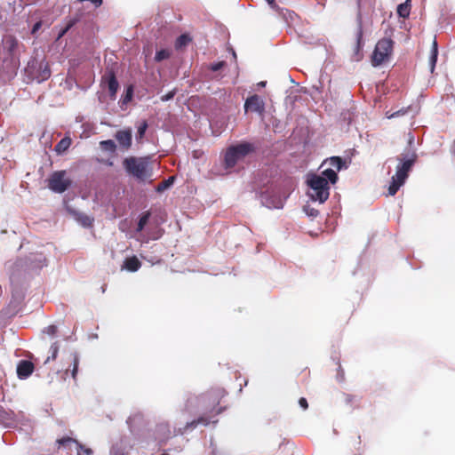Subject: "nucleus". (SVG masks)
I'll use <instances>...</instances> for the list:
<instances>
[{
  "label": "nucleus",
  "mask_w": 455,
  "mask_h": 455,
  "mask_svg": "<svg viewBox=\"0 0 455 455\" xmlns=\"http://www.w3.org/2000/svg\"><path fill=\"white\" fill-rule=\"evenodd\" d=\"M25 250L28 251L25 258L8 260L4 265L12 288V299L8 306L1 311V314L6 317H12L19 313L26 296L29 279L47 266L46 253L49 251V246L37 245L35 249L30 243Z\"/></svg>",
  "instance_id": "nucleus-1"
},
{
  "label": "nucleus",
  "mask_w": 455,
  "mask_h": 455,
  "mask_svg": "<svg viewBox=\"0 0 455 455\" xmlns=\"http://www.w3.org/2000/svg\"><path fill=\"white\" fill-rule=\"evenodd\" d=\"M223 388H212L200 395L188 394L183 408L174 421V435H185L198 425L209 426L218 420L212 419L221 413L225 407L217 406L221 398L226 395Z\"/></svg>",
  "instance_id": "nucleus-2"
},
{
  "label": "nucleus",
  "mask_w": 455,
  "mask_h": 455,
  "mask_svg": "<svg viewBox=\"0 0 455 455\" xmlns=\"http://www.w3.org/2000/svg\"><path fill=\"white\" fill-rule=\"evenodd\" d=\"M337 180L338 174L331 168L324 169L321 175H309L307 180L309 187V196L314 201H319L321 204L324 203L330 196L329 182L335 184Z\"/></svg>",
  "instance_id": "nucleus-3"
},
{
  "label": "nucleus",
  "mask_w": 455,
  "mask_h": 455,
  "mask_svg": "<svg viewBox=\"0 0 455 455\" xmlns=\"http://www.w3.org/2000/svg\"><path fill=\"white\" fill-rule=\"evenodd\" d=\"M126 172L139 180L144 181L151 176L148 162L146 158L129 156L123 161Z\"/></svg>",
  "instance_id": "nucleus-4"
},
{
  "label": "nucleus",
  "mask_w": 455,
  "mask_h": 455,
  "mask_svg": "<svg viewBox=\"0 0 455 455\" xmlns=\"http://www.w3.org/2000/svg\"><path fill=\"white\" fill-rule=\"evenodd\" d=\"M254 151L252 144L243 142L235 146L229 147L224 156V164L226 168L234 167L237 162L243 160L246 156Z\"/></svg>",
  "instance_id": "nucleus-5"
},
{
  "label": "nucleus",
  "mask_w": 455,
  "mask_h": 455,
  "mask_svg": "<svg viewBox=\"0 0 455 455\" xmlns=\"http://www.w3.org/2000/svg\"><path fill=\"white\" fill-rule=\"evenodd\" d=\"M26 229H2L0 232V241L9 246H18V250L26 249L31 243L28 241L25 235Z\"/></svg>",
  "instance_id": "nucleus-6"
},
{
  "label": "nucleus",
  "mask_w": 455,
  "mask_h": 455,
  "mask_svg": "<svg viewBox=\"0 0 455 455\" xmlns=\"http://www.w3.org/2000/svg\"><path fill=\"white\" fill-rule=\"evenodd\" d=\"M394 42L390 38H382L378 41L371 55V64L378 67L387 60L393 52Z\"/></svg>",
  "instance_id": "nucleus-7"
},
{
  "label": "nucleus",
  "mask_w": 455,
  "mask_h": 455,
  "mask_svg": "<svg viewBox=\"0 0 455 455\" xmlns=\"http://www.w3.org/2000/svg\"><path fill=\"white\" fill-rule=\"evenodd\" d=\"M417 159L418 156L412 150L402 153L397 156L399 164L396 166V172L395 175L398 176V178L401 180H406L409 176V172L417 162Z\"/></svg>",
  "instance_id": "nucleus-8"
},
{
  "label": "nucleus",
  "mask_w": 455,
  "mask_h": 455,
  "mask_svg": "<svg viewBox=\"0 0 455 455\" xmlns=\"http://www.w3.org/2000/svg\"><path fill=\"white\" fill-rule=\"evenodd\" d=\"M72 184V180L67 176V172L56 171L48 179V188L55 193L65 192Z\"/></svg>",
  "instance_id": "nucleus-9"
},
{
  "label": "nucleus",
  "mask_w": 455,
  "mask_h": 455,
  "mask_svg": "<svg viewBox=\"0 0 455 455\" xmlns=\"http://www.w3.org/2000/svg\"><path fill=\"white\" fill-rule=\"evenodd\" d=\"M101 86L107 87L111 99H116L119 88L116 74L113 69H107L101 77Z\"/></svg>",
  "instance_id": "nucleus-10"
},
{
  "label": "nucleus",
  "mask_w": 455,
  "mask_h": 455,
  "mask_svg": "<svg viewBox=\"0 0 455 455\" xmlns=\"http://www.w3.org/2000/svg\"><path fill=\"white\" fill-rule=\"evenodd\" d=\"M174 435V431L172 432L170 425L166 421H162L156 424L154 430V436L159 445H164L166 442Z\"/></svg>",
  "instance_id": "nucleus-11"
},
{
  "label": "nucleus",
  "mask_w": 455,
  "mask_h": 455,
  "mask_svg": "<svg viewBox=\"0 0 455 455\" xmlns=\"http://www.w3.org/2000/svg\"><path fill=\"white\" fill-rule=\"evenodd\" d=\"M244 109H245V112L251 111V112L262 114L265 110L264 101L257 94L250 96L245 100Z\"/></svg>",
  "instance_id": "nucleus-12"
},
{
  "label": "nucleus",
  "mask_w": 455,
  "mask_h": 455,
  "mask_svg": "<svg viewBox=\"0 0 455 455\" xmlns=\"http://www.w3.org/2000/svg\"><path fill=\"white\" fill-rule=\"evenodd\" d=\"M115 138L124 150H128L132 147V133L131 129L117 131Z\"/></svg>",
  "instance_id": "nucleus-13"
},
{
  "label": "nucleus",
  "mask_w": 455,
  "mask_h": 455,
  "mask_svg": "<svg viewBox=\"0 0 455 455\" xmlns=\"http://www.w3.org/2000/svg\"><path fill=\"white\" fill-rule=\"evenodd\" d=\"M35 366L31 361L20 360L17 364V376L20 379H28L34 371Z\"/></svg>",
  "instance_id": "nucleus-14"
},
{
  "label": "nucleus",
  "mask_w": 455,
  "mask_h": 455,
  "mask_svg": "<svg viewBox=\"0 0 455 455\" xmlns=\"http://www.w3.org/2000/svg\"><path fill=\"white\" fill-rule=\"evenodd\" d=\"M69 357L71 359V363L69 365V368L66 369L63 371L61 378H63L65 379L66 377L68 376V372L70 371L71 377L76 380V375L78 373V366H79V361H80L79 355L77 352H73L70 354Z\"/></svg>",
  "instance_id": "nucleus-15"
},
{
  "label": "nucleus",
  "mask_w": 455,
  "mask_h": 455,
  "mask_svg": "<svg viewBox=\"0 0 455 455\" xmlns=\"http://www.w3.org/2000/svg\"><path fill=\"white\" fill-rule=\"evenodd\" d=\"M141 267V262L136 256L128 257L124 260L122 269L129 272H136Z\"/></svg>",
  "instance_id": "nucleus-16"
},
{
  "label": "nucleus",
  "mask_w": 455,
  "mask_h": 455,
  "mask_svg": "<svg viewBox=\"0 0 455 455\" xmlns=\"http://www.w3.org/2000/svg\"><path fill=\"white\" fill-rule=\"evenodd\" d=\"M344 164L345 163L341 157L332 156V157H330V158L324 160L322 164V167L328 165L329 166L328 168L334 170L335 172L337 173L339 171H340L342 169V167L344 166Z\"/></svg>",
  "instance_id": "nucleus-17"
},
{
  "label": "nucleus",
  "mask_w": 455,
  "mask_h": 455,
  "mask_svg": "<svg viewBox=\"0 0 455 455\" xmlns=\"http://www.w3.org/2000/svg\"><path fill=\"white\" fill-rule=\"evenodd\" d=\"M143 419V413L140 411H137L132 414L127 419L126 423L129 426L130 429L132 431L133 428H136L140 423H142Z\"/></svg>",
  "instance_id": "nucleus-18"
},
{
  "label": "nucleus",
  "mask_w": 455,
  "mask_h": 455,
  "mask_svg": "<svg viewBox=\"0 0 455 455\" xmlns=\"http://www.w3.org/2000/svg\"><path fill=\"white\" fill-rule=\"evenodd\" d=\"M405 183V180H401L398 176L394 175L392 177V181L388 187V195L395 196L399 188Z\"/></svg>",
  "instance_id": "nucleus-19"
},
{
  "label": "nucleus",
  "mask_w": 455,
  "mask_h": 455,
  "mask_svg": "<svg viewBox=\"0 0 455 455\" xmlns=\"http://www.w3.org/2000/svg\"><path fill=\"white\" fill-rule=\"evenodd\" d=\"M71 145V139L65 137L61 139L55 146V151L59 154L65 152Z\"/></svg>",
  "instance_id": "nucleus-20"
},
{
  "label": "nucleus",
  "mask_w": 455,
  "mask_h": 455,
  "mask_svg": "<svg viewBox=\"0 0 455 455\" xmlns=\"http://www.w3.org/2000/svg\"><path fill=\"white\" fill-rule=\"evenodd\" d=\"M100 148L106 152L114 154L116 150V145L114 140H107L100 142Z\"/></svg>",
  "instance_id": "nucleus-21"
},
{
  "label": "nucleus",
  "mask_w": 455,
  "mask_h": 455,
  "mask_svg": "<svg viewBox=\"0 0 455 455\" xmlns=\"http://www.w3.org/2000/svg\"><path fill=\"white\" fill-rule=\"evenodd\" d=\"M437 55H438L437 43L435 40L434 43H433V48H432L431 56H430V59H429L431 73H433L434 70H435V64H436V61H437Z\"/></svg>",
  "instance_id": "nucleus-22"
},
{
  "label": "nucleus",
  "mask_w": 455,
  "mask_h": 455,
  "mask_svg": "<svg viewBox=\"0 0 455 455\" xmlns=\"http://www.w3.org/2000/svg\"><path fill=\"white\" fill-rule=\"evenodd\" d=\"M51 76V69L47 63L40 65V72L37 76V79L39 82L45 81Z\"/></svg>",
  "instance_id": "nucleus-23"
},
{
  "label": "nucleus",
  "mask_w": 455,
  "mask_h": 455,
  "mask_svg": "<svg viewBox=\"0 0 455 455\" xmlns=\"http://www.w3.org/2000/svg\"><path fill=\"white\" fill-rule=\"evenodd\" d=\"M12 421H13V412H8L0 406V423L9 425Z\"/></svg>",
  "instance_id": "nucleus-24"
},
{
  "label": "nucleus",
  "mask_w": 455,
  "mask_h": 455,
  "mask_svg": "<svg viewBox=\"0 0 455 455\" xmlns=\"http://www.w3.org/2000/svg\"><path fill=\"white\" fill-rule=\"evenodd\" d=\"M411 5L409 4V0L405 3L401 4L397 7V13L400 17L407 18L410 15Z\"/></svg>",
  "instance_id": "nucleus-25"
},
{
  "label": "nucleus",
  "mask_w": 455,
  "mask_h": 455,
  "mask_svg": "<svg viewBox=\"0 0 455 455\" xmlns=\"http://www.w3.org/2000/svg\"><path fill=\"white\" fill-rule=\"evenodd\" d=\"M190 41H191V38L188 35H186V34L180 35L175 42V47H176V49H180L182 47H185Z\"/></svg>",
  "instance_id": "nucleus-26"
},
{
  "label": "nucleus",
  "mask_w": 455,
  "mask_h": 455,
  "mask_svg": "<svg viewBox=\"0 0 455 455\" xmlns=\"http://www.w3.org/2000/svg\"><path fill=\"white\" fill-rule=\"evenodd\" d=\"M78 18L69 20L66 27L60 31L57 39H60L61 37H63L68 33V31L78 22Z\"/></svg>",
  "instance_id": "nucleus-27"
},
{
  "label": "nucleus",
  "mask_w": 455,
  "mask_h": 455,
  "mask_svg": "<svg viewBox=\"0 0 455 455\" xmlns=\"http://www.w3.org/2000/svg\"><path fill=\"white\" fill-rule=\"evenodd\" d=\"M50 355L46 358L44 363H47L50 362V360H55L57 355H58V352H59V344L58 342H54L52 344V346L50 347Z\"/></svg>",
  "instance_id": "nucleus-28"
},
{
  "label": "nucleus",
  "mask_w": 455,
  "mask_h": 455,
  "mask_svg": "<svg viewBox=\"0 0 455 455\" xmlns=\"http://www.w3.org/2000/svg\"><path fill=\"white\" fill-rule=\"evenodd\" d=\"M173 180H174V177H169L167 180H164L163 181L158 183V185L156 187V191L157 192L164 191L173 183Z\"/></svg>",
  "instance_id": "nucleus-29"
},
{
  "label": "nucleus",
  "mask_w": 455,
  "mask_h": 455,
  "mask_svg": "<svg viewBox=\"0 0 455 455\" xmlns=\"http://www.w3.org/2000/svg\"><path fill=\"white\" fill-rule=\"evenodd\" d=\"M170 56H171V52L169 50L162 49V50L156 52L155 60H156V61L159 62V61H162L164 60L170 58Z\"/></svg>",
  "instance_id": "nucleus-30"
},
{
  "label": "nucleus",
  "mask_w": 455,
  "mask_h": 455,
  "mask_svg": "<svg viewBox=\"0 0 455 455\" xmlns=\"http://www.w3.org/2000/svg\"><path fill=\"white\" fill-rule=\"evenodd\" d=\"M148 122L146 120L142 121L140 125L138 126L137 131V140H140L145 136L146 131L148 129Z\"/></svg>",
  "instance_id": "nucleus-31"
},
{
  "label": "nucleus",
  "mask_w": 455,
  "mask_h": 455,
  "mask_svg": "<svg viewBox=\"0 0 455 455\" xmlns=\"http://www.w3.org/2000/svg\"><path fill=\"white\" fill-rule=\"evenodd\" d=\"M76 443L78 447L77 455H82L81 451H83V453L84 455H92V450L91 448L85 447L84 445H83L82 443H79L77 442H76Z\"/></svg>",
  "instance_id": "nucleus-32"
},
{
  "label": "nucleus",
  "mask_w": 455,
  "mask_h": 455,
  "mask_svg": "<svg viewBox=\"0 0 455 455\" xmlns=\"http://www.w3.org/2000/svg\"><path fill=\"white\" fill-rule=\"evenodd\" d=\"M109 455H124L122 446L118 443L113 444L110 449Z\"/></svg>",
  "instance_id": "nucleus-33"
},
{
  "label": "nucleus",
  "mask_w": 455,
  "mask_h": 455,
  "mask_svg": "<svg viewBox=\"0 0 455 455\" xmlns=\"http://www.w3.org/2000/svg\"><path fill=\"white\" fill-rule=\"evenodd\" d=\"M43 332L46 333L48 335L53 336L57 332V326L53 325V324L49 325V326H47L46 328L44 329Z\"/></svg>",
  "instance_id": "nucleus-34"
},
{
  "label": "nucleus",
  "mask_w": 455,
  "mask_h": 455,
  "mask_svg": "<svg viewBox=\"0 0 455 455\" xmlns=\"http://www.w3.org/2000/svg\"><path fill=\"white\" fill-rule=\"evenodd\" d=\"M406 113V110L404 109H400L396 112H393V113H390L389 111L387 112V117L391 119V118H394V117H396V116H403Z\"/></svg>",
  "instance_id": "nucleus-35"
},
{
  "label": "nucleus",
  "mask_w": 455,
  "mask_h": 455,
  "mask_svg": "<svg viewBox=\"0 0 455 455\" xmlns=\"http://www.w3.org/2000/svg\"><path fill=\"white\" fill-rule=\"evenodd\" d=\"M176 94V90H172L171 92H169L168 93L161 96V100L162 101H168L170 100H172Z\"/></svg>",
  "instance_id": "nucleus-36"
},
{
  "label": "nucleus",
  "mask_w": 455,
  "mask_h": 455,
  "mask_svg": "<svg viewBox=\"0 0 455 455\" xmlns=\"http://www.w3.org/2000/svg\"><path fill=\"white\" fill-rule=\"evenodd\" d=\"M148 217H149V214H145L143 215L140 220H139V223H138V227L137 228H144V226L147 224L148 222Z\"/></svg>",
  "instance_id": "nucleus-37"
},
{
  "label": "nucleus",
  "mask_w": 455,
  "mask_h": 455,
  "mask_svg": "<svg viewBox=\"0 0 455 455\" xmlns=\"http://www.w3.org/2000/svg\"><path fill=\"white\" fill-rule=\"evenodd\" d=\"M224 65H225L224 61H220V62L212 64L211 67V69L212 71H219L220 69H221L224 67Z\"/></svg>",
  "instance_id": "nucleus-38"
},
{
  "label": "nucleus",
  "mask_w": 455,
  "mask_h": 455,
  "mask_svg": "<svg viewBox=\"0 0 455 455\" xmlns=\"http://www.w3.org/2000/svg\"><path fill=\"white\" fill-rule=\"evenodd\" d=\"M362 33L360 32L357 36L356 44H355V52H358L362 48Z\"/></svg>",
  "instance_id": "nucleus-39"
},
{
  "label": "nucleus",
  "mask_w": 455,
  "mask_h": 455,
  "mask_svg": "<svg viewBox=\"0 0 455 455\" xmlns=\"http://www.w3.org/2000/svg\"><path fill=\"white\" fill-rule=\"evenodd\" d=\"M299 404L303 410H307L308 408L307 401L304 397L299 398Z\"/></svg>",
  "instance_id": "nucleus-40"
},
{
  "label": "nucleus",
  "mask_w": 455,
  "mask_h": 455,
  "mask_svg": "<svg viewBox=\"0 0 455 455\" xmlns=\"http://www.w3.org/2000/svg\"><path fill=\"white\" fill-rule=\"evenodd\" d=\"M42 27V21L39 20L37 22H36L32 28V30H31V33L34 35L36 34Z\"/></svg>",
  "instance_id": "nucleus-41"
},
{
  "label": "nucleus",
  "mask_w": 455,
  "mask_h": 455,
  "mask_svg": "<svg viewBox=\"0 0 455 455\" xmlns=\"http://www.w3.org/2000/svg\"><path fill=\"white\" fill-rule=\"evenodd\" d=\"M92 223V220L88 216H84L82 220V224L84 226H91Z\"/></svg>",
  "instance_id": "nucleus-42"
},
{
  "label": "nucleus",
  "mask_w": 455,
  "mask_h": 455,
  "mask_svg": "<svg viewBox=\"0 0 455 455\" xmlns=\"http://www.w3.org/2000/svg\"><path fill=\"white\" fill-rule=\"evenodd\" d=\"M132 87H129V88L127 89V93H126V96H125V98H124V102H126V101L131 100V99H132Z\"/></svg>",
  "instance_id": "nucleus-43"
},
{
  "label": "nucleus",
  "mask_w": 455,
  "mask_h": 455,
  "mask_svg": "<svg viewBox=\"0 0 455 455\" xmlns=\"http://www.w3.org/2000/svg\"><path fill=\"white\" fill-rule=\"evenodd\" d=\"M339 372L338 373L337 379H338L339 381H342L343 380V377H344V372L341 370L340 365L339 366Z\"/></svg>",
  "instance_id": "nucleus-44"
},
{
  "label": "nucleus",
  "mask_w": 455,
  "mask_h": 455,
  "mask_svg": "<svg viewBox=\"0 0 455 455\" xmlns=\"http://www.w3.org/2000/svg\"><path fill=\"white\" fill-rule=\"evenodd\" d=\"M451 153L455 156V140L451 146Z\"/></svg>",
  "instance_id": "nucleus-45"
},
{
  "label": "nucleus",
  "mask_w": 455,
  "mask_h": 455,
  "mask_svg": "<svg viewBox=\"0 0 455 455\" xmlns=\"http://www.w3.org/2000/svg\"><path fill=\"white\" fill-rule=\"evenodd\" d=\"M267 2L273 7H276L275 0H267Z\"/></svg>",
  "instance_id": "nucleus-46"
},
{
  "label": "nucleus",
  "mask_w": 455,
  "mask_h": 455,
  "mask_svg": "<svg viewBox=\"0 0 455 455\" xmlns=\"http://www.w3.org/2000/svg\"><path fill=\"white\" fill-rule=\"evenodd\" d=\"M309 235L312 236V237H316L318 236V233L317 232H314V231H309Z\"/></svg>",
  "instance_id": "nucleus-47"
},
{
  "label": "nucleus",
  "mask_w": 455,
  "mask_h": 455,
  "mask_svg": "<svg viewBox=\"0 0 455 455\" xmlns=\"http://www.w3.org/2000/svg\"><path fill=\"white\" fill-rule=\"evenodd\" d=\"M163 230H164V229H157V231H158V235H157V236H156L155 239H157V238H159L160 236H162V235H163V232H162V231H163Z\"/></svg>",
  "instance_id": "nucleus-48"
},
{
  "label": "nucleus",
  "mask_w": 455,
  "mask_h": 455,
  "mask_svg": "<svg viewBox=\"0 0 455 455\" xmlns=\"http://www.w3.org/2000/svg\"><path fill=\"white\" fill-rule=\"evenodd\" d=\"M346 401H347V403H350L351 402V395H347V398H346Z\"/></svg>",
  "instance_id": "nucleus-49"
},
{
  "label": "nucleus",
  "mask_w": 455,
  "mask_h": 455,
  "mask_svg": "<svg viewBox=\"0 0 455 455\" xmlns=\"http://www.w3.org/2000/svg\"><path fill=\"white\" fill-rule=\"evenodd\" d=\"M275 208H280V207H282V203H281V202H279L278 205H275Z\"/></svg>",
  "instance_id": "nucleus-50"
},
{
  "label": "nucleus",
  "mask_w": 455,
  "mask_h": 455,
  "mask_svg": "<svg viewBox=\"0 0 455 455\" xmlns=\"http://www.w3.org/2000/svg\"><path fill=\"white\" fill-rule=\"evenodd\" d=\"M265 84H266V82H260V83L259 84V85H260V86H265Z\"/></svg>",
  "instance_id": "nucleus-51"
},
{
  "label": "nucleus",
  "mask_w": 455,
  "mask_h": 455,
  "mask_svg": "<svg viewBox=\"0 0 455 455\" xmlns=\"http://www.w3.org/2000/svg\"><path fill=\"white\" fill-rule=\"evenodd\" d=\"M134 230L137 232H140V231H143L144 229L138 228V229H134Z\"/></svg>",
  "instance_id": "nucleus-52"
},
{
  "label": "nucleus",
  "mask_w": 455,
  "mask_h": 455,
  "mask_svg": "<svg viewBox=\"0 0 455 455\" xmlns=\"http://www.w3.org/2000/svg\"><path fill=\"white\" fill-rule=\"evenodd\" d=\"M92 338L97 339V338H98V335H97V334H94V335H92Z\"/></svg>",
  "instance_id": "nucleus-53"
}]
</instances>
